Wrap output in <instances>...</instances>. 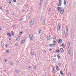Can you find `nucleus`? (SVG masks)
Masks as SVG:
<instances>
[{
    "instance_id": "obj_1",
    "label": "nucleus",
    "mask_w": 76,
    "mask_h": 76,
    "mask_svg": "<svg viewBox=\"0 0 76 76\" xmlns=\"http://www.w3.org/2000/svg\"><path fill=\"white\" fill-rule=\"evenodd\" d=\"M34 18L31 19V22L30 23V25H33L34 24Z\"/></svg>"
},
{
    "instance_id": "obj_2",
    "label": "nucleus",
    "mask_w": 76,
    "mask_h": 76,
    "mask_svg": "<svg viewBox=\"0 0 76 76\" xmlns=\"http://www.w3.org/2000/svg\"><path fill=\"white\" fill-rule=\"evenodd\" d=\"M59 4L60 5H58V4L57 5V6H61V4L62 3L61 2V0H59Z\"/></svg>"
},
{
    "instance_id": "obj_3",
    "label": "nucleus",
    "mask_w": 76,
    "mask_h": 76,
    "mask_svg": "<svg viewBox=\"0 0 76 76\" xmlns=\"http://www.w3.org/2000/svg\"><path fill=\"white\" fill-rule=\"evenodd\" d=\"M58 42L59 44H61V42H62V40H61V39H59L58 40Z\"/></svg>"
},
{
    "instance_id": "obj_4",
    "label": "nucleus",
    "mask_w": 76,
    "mask_h": 76,
    "mask_svg": "<svg viewBox=\"0 0 76 76\" xmlns=\"http://www.w3.org/2000/svg\"><path fill=\"white\" fill-rule=\"evenodd\" d=\"M43 31V30L41 29H39V34H42V33Z\"/></svg>"
},
{
    "instance_id": "obj_5",
    "label": "nucleus",
    "mask_w": 76,
    "mask_h": 76,
    "mask_svg": "<svg viewBox=\"0 0 76 76\" xmlns=\"http://www.w3.org/2000/svg\"><path fill=\"white\" fill-rule=\"evenodd\" d=\"M64 13V9H63L60 11L61 14H63Z\"/></svg>"
},
{
    "instance_id": "obj_6",
    "label": "nucleus",
    "mask_w": 76,
    "mask_h": 76,
    "mask_svg": "<svg viewBox=\"0 0 76 76\" xmlns=\"http://www.w3.org/2000/svg\"><path fill=\"white\" fill-rule=\"evenodd\" d=\"M10 32H8L7 33V36L8 37H11V35H10Z\"/></svg>"
},
{
    "instance_id": "obj_7",
    "label": "nucleus",
    "mask_w": 76,
    "mask_h": 76,
    "mask_svg": "<svg viewBox=\"0 0 76 76\" xmlns=\"http://www.w3.org/2000/svg\"><path fill=\"white\" fill-rule=\"evenodd\" d=\"M60 50H61V53H63V52H64V50L63 48H61L60 49Z\"/></svg>"
},
{
    "instance_id": "obj_8",
    "label": "nucleus",
    "mask_w": 76,
    "mask_h": 76,
    "mask_svg": "<svg viewBox=\"0 0 76 76\" xmlns=\"http://www.w3.org/2000/svg\"><path fill=\"white\" fill-rule=\"evenodd\" d=\"M68 44V48H69V47H70V42L69 41H68L67 43Z\"/></svg>"
},
{
    "instance_id": "obj_9",
    "label": "nucleus",
    "mask_w": 76,
    "mask_h": 76,
    "mask_svg": "<svg viewBox=\"0 0 76 76\" xmlns=\"http://www.w3.org/2000/svg\"><path fill=\"white\" fill-rule=\"evenodd\" d=\"M56 45L55 44H50L49 45V47H51V46H54V45Z\"/></svg>"
},
{
    "instance_id": "obj_10",
    "label": "nucleus",
    "mask_w": 76,
    "mask_h": 76,
    "mask_svg": "<svg viewBox=\"0 0 76 76\" xmlns=\"http://www.w3.org/2000/svg\"><path fill=\"white\" fill-rule=\"evenodd\" d=\"M61 7H58V11H60L61 10Z\"/></svg>"
},
{
    "instance_id": "obj_11",
    "label": "nucleus",
    "mask_w": 76,
    "mask_h": 76,
    "mask_svg": "<svg viewBox=\"0 0 76 76\" xmlns=\"http://www.w3.org/2000/svg\"><path fill=\"white\" fill-rule=\"evenodd\" d=\"M50 36H48V37L47 38V40L49 41V40H50Z\"/></svg>"
},
{
    "instance_id": "obj_12",
    "label": "nucleus",
    "mask_w": 76,
    "mask_h": 76,
    "mask_svg": "<svg viewBox=\"0 0 76 76\" xmlns=\"http://www.w3.org/2000/svg\"><path fill=\"white\" fill-rule=\"evenodd\" d=\"M42 16H39V19L41 20H42Z\"/></svg>"
},
{
    "instance_id": "obj_13",
    "label": "nucleus",
    "mask_w": 76,
    "mask_h": 76,
    "mask_svg": "<svg viewBox=\"0 0 76 76\" xmlns=\"http://www.w3.org/2000/svg\"><path fill=\"white\" fill-rule=\"evenodd\" d=\"M60 73L61 75H64V74H63V71H60Z\"/></svg>"
},
{
    "instance_id": "obj_14",
    "label": "nucleus",
    "mask_w": 76,
    "mask_h": 76,
    "mask_svg": "<svg viewBox=\"0 0 76 76\" xmlns=\"http://www.w3.org/2000/svg\"><path fill=\"white\" fill-rule=\"evenodd\" d=\"M42 0H41L40 1V3H39L40 6L41 5V4H42Z\"/></svg>"
},
{
    "instance_id": "obj_15",
    "label": "nucleus",
    "mask_w": 76,
    "mask_h": 76,
    "mask_svg": "<svg viewBox=\"0 0 76 76\" xmlns=\"http://www.w3.org/2000/svg\"><path fill=\"white\" fill-rule=\"evenodd\" d=\"M25 40H23L21 42V43L22 44H23V42H25Z\"/></svg>"
},
{
    "instance_id": "obj_16",
    "label": "nucleus",
    "mask_w": 76,
    "mask_h": 76,
    "mask_svg": "<svg viewBox=\"0 0 76 76\" xmlns=\"http://www.w3.org/2000/svg\"><path fill=\"white\" fill-rule=\"evenodd\" d=\"M23 18H21L20 20L19 21L21 22L23 21Z\"/></svg>"
},
{
    "instance_id": "obj_17",
    "label": "nucleus",
    "mask_w": 76,
    "mask_h": 76,
    "mask_svg": "<svg viewBox=\"0 0 76 76\" xmlns=\"http://www.w3.org/2000/svg\"><path fill=\"white\" fill-rule=\"evenodd\" d=\"M67 35H68L67 32H66L65 34V37H66Z\"/></svg>"
},
{
    "instance_id": "obj_18",
    "label": "nucleus",
    "mask_w": 76,
    "mask_h": 76,
    "mask_svg": "<svg viewBox=\"0 0 76 76\" xmlns=\"http://www.w3.org/2000/svg\"><path fill=\"white\" fill-rule=\"evenodd\" d=\"M56 68L57 70H59V69H59V68H58V66H56Z\"/></svg>"
},
{
    "instance_id": "obj_19",
    "label": "nucleus",
    "mask_w": 76,
    "mask_h": 76,
    "mask_svg": "<svg viewBox=\"0 0 76 76\" xmlns=\"http://www.w3.org/2000/svg\"><path fill=\"white\" fill-rule=\"evenodd\" d=\"M29 37H33V35H32V34H30Z\"/></svg>"
},
{
    "instance_id": "obj_20",
    "label": "nucleus",
    "mask_w": 76,
    "mask_h": 76,
    "mask_svg": "<svg viewBox=\"0 0 76 76\" xmlns=\"http://www.w3.org/2000/svg\"><path fill=\"white\" fill-rule=\"evenodd\" d=\"M64 4L66 5V0H64Z\"/></svg>"
},
{
    "instance_id": "obj_21",
    "label": "nucleus",
    "mask_w": 76,
    "mask_h": 76,
    "mask_svg": "<svg viewBox=\"0 0 76 76\" xmlns=\"http://www.w3.org/2000/svg\"><path fill=\"white\" fill-rule=\"evenodd\" d=\"M62 45L63 48H64V47H65V46H64V43L62 44Z\"/></svg>"
},
{
    "instance_id": "obj_22",
    "label": "nucleus",
    "mask_w": 76,
    "mask_h": 76,
    "mask_svg": "<svg viewBox=\"0 0 76 76\" xmlns=\"http://www.w3.org/2000/svg\"><path fill=\"white\" fill-rule=\"evenodd\" d=\"M57 56L58 58V59H60V55H57Z\"/></svg>"
},
{
    "instance_id": "obj_23",
    "label": "nucleus",
    "mask_w": 76,
    "mask_h": 76,
    "mask_svg": "<svg viewBox=\"0 0 76 76\" xmlns=\"http://www.w3.org/2000/svg\"><path fill=\"white\" fill-rule=\"evenodd\" d=\"M68 76H72L71 75V74L70 73H69V72L68 73Z\"/></svg>"
},
{
    "instance_id": "obj_24",
    "label": "nucleus",
    "mask_w": 76,
    "mask_h": 76,
    "mask_svg": "<svg viewBox=\"0 0 76 76\" xmlns=\"http://www.w3.org/2000/svg\"><path fill=\"white\" fill-rule=\"evenodd\" d=\"M71 50V48H69V49H68V52H69V53H71V51H70V50Z\"/></svg>"
},
{
    "instance_id": "obj_25",
    "label": "nucleus",
    "mask_w": 76,
    "mask_h": 76,
    "mask_svg": "<svg viewBox=\"0 0 76 76\" xmlns=\"http://www.w3.org/2000/svg\"><path fill=\"white\" fill-rule=\"evenodd\" d=\"M36 68H37V67H36V66L34 65V69H36Z\"/></svg>"
},
{
    "instance_id": "obj_26",
    "label": "nucleus",
    "mask_w": 76,
    "mask_h": 76,
    "mask_svg": "<svg viewBox=\"0 0 76 76\" xmlns=\"http://www.w3.org/2000/svg\"><path fill=\"white\" fill-rule=\"evenodd\" d=\"M52 38H53V39H56V37H53Z\"/></svg>"
},
{
    "instance_id": "obj_27",
    "label": "nucleus",
    "mask_w": 76,
    "mask_h": 76,
    "mask_svg": "<svg viewBox=\"0 0 76 76\" xmlns=\"http://www.w3.org/2000/svg\"><path fill=\"white\" fill-rule=\"evenodd\" d=\"M15 72H16V73H18L19 70L16 69V70H15Z\"/></svg>"
},
{
    "instance_id": "obj_28",
    "label": "nucleus",
    "mask_w": 76,
    "mask_h": 76,
    "mask_svg": "<svg viewBox=\"0 0 76 76\" xmlns=\"http://www.w3.org/2000/svg\"><path fill=\"white\" fill-rule=\"evenodd\" d=\"M56 52H57V53H59L60 51H59V50H56Z\"/></svg>"
},
{
    "instance_id": "obj_29",
    "label": "nucleus",
    "mask_w": 76,
    "mask_h": 76,
    "mask_svg": "<svg viewBox=\"0 0 76 76\" xmlns=\"http://www.w3.org/2000/svg\"><path fill=\"white\" fill-rule=\"evenodd\" d=\"M32 38H33V37H30V40H32Z\"/></svg>"
},
{
    "instance_id": "obj_30",
    "label": "nucleus",
    "mask_w": 76,
    "mask_h": 76,
    "mask_svg": "<svg viewBox=\"0 0 76 76\" xmlns=\"http://www.w3.org/2000/svg\"><path fill=\"white\" fill-rule=\"evenodd\" d=\"M53 42H54V43H53V44H55V45H56V41H53Z\"/></svg>"
},
{
    "instance_id": "obj_31",
    "label": "nucleus",
    "mask_w": 76,
    "mask_h": 76,
    "mask_svg": "<svg viewBox=\"0 0 76 76\" xmlns=\"http://www.w3.org/2000/svg\"><path fill=\"white\" fill-rule=\"evenodd\" d=\"M58 64L59 66H61V64L60 63H58Z\"/></svg>"
},
{
    "instance_id": "obj_32",
    "label": "nucleus",
    "mask_w": 76,
    "mask_h": 76,
    "mask_svg": "<svg viewBox=\"0 0 76 76\" xmlns=\"http://www.w3.org/2000/svg\"><path fill=\"white\" fill-rule=\"evenodd\" d=\"M58 28H60V24L59 23L58 24Z\"/></svg>"
},
{
    "instance_id": "obj_33",
    "label": "nucleus",
    "mask_w": 76,
    "mask_h": 76,
    "mask_svg": "<svg viewBox=\"0 0 76 76\" xmlns=\"http://www.w3.org/2000/svg\"><path fill=\"white\" fill-rule=\"evenodd\" d=\"M53 60L54 61H56V59L55 58H53Z\"/></svg>"
},
{
    "instance_id": "obj_34",
    "label": "nucleus",
    "mask_w": 76,
    "mask_h": 76,
    "mask_svg": "<svg viewBox=\"0 0 76 76\" xmlns=\"http://www.w3.org/2000/svg\"><path fill=\"white\" fill-rule=\"evenodd\" d=\"M45 20L43 21V23L44 24L45 23Z\"/></svg>"
},
{
    "instance_id": "obj_35",
    "label": "nucleus",
    "mask_w": 76,
    "mask_h": 76,
    "mask_svg": "<svg viewBox=\"0 0 76 76\" xmlns=\"http://www.w3.org/2000/svg\"><path fill=\"white\" fill-rule=\"evenodd\" d=\"M16 0H13V2H14V3L16 2Z\"/></svg>"
},
{
    "instance_id": "obj_36",
    "label": "nucleus",
    "mask_w": 76,
    "mask_h": 76,
    "mask_svg": "<svg viewBox=\"0 0 76 76\" xmlns=\"http://www.w3.org/2000/svg\"><path fill=\"white\" fill-rule=\"evenodd\" d=\"M10 63L11 65H13V63L12 62H11Z\"/></svg>"
},
{
    "instance_id": "obj_37",
    "label": "nucleus",
    "mask_w": 76,
    "mask_h": 76,
    "mask_svg": "<svg viewBox=\"0 0 76 76\" xmlns=\"http://www.w3.org/2000/svg\"><path fill=\"white\" fill-rule=\"evenodd\" d=\"M58 29V31H60V27H59Z\"/></svg>"
},
{
    "instance_id": "obj_38",
    "label": "nucleus",
    "mask_w": 76,
    "mask_h": 76,
    "mask_svg": "<svg viewBox=\"0 0 76 76\" xmlns=\"http://www.w3.org/2000/svg\"><path fill=\"white\" fill-rule=\"evenodd\" d=\"M18 39H19V37H17V39H16V41H18Z\"/></svg>"
},
{
    "instance_id": "obj_39",
    "label": "nucleus",
    "mask_w": 76,
    "mask_h": 76,
    "mask_svg": "<svg viewBox=\"0 0 76 76\" xmlns=\"http://www.w3.org/2000/svg\"><path fill=\"white\" fill-rule=\"evenodd\" d=\"M6 12L7 13H9V11H8V10H6Z\"/></svg>"
},
{
    "instance_id": "obj_40",
    "label": "nucleus",
    "mask_w": 76,
    "mask_h": 76,
    "mask_svg": "<svg viewBox=\"0 0 76 76\" xmlns=\"http://www.w3.org/2000/svg\"><path fill=\"white\" fill-rule=\"evenodd\" d=\"M15 25H13L12 26V27L13 28H15Z\"/></svg>"
},
{
    "instance_id": "obj_41",
    "label": "nucleus",
    "mask_w": 76,
    "mask_h": 76,
    "mask_svg": "<svg viewBox=\"0 0 76 76\" xmlns=\"http://www.w3.org/2000/svg\"><path fill=\"white\" fill-rule=\"evenodd\" d=\"M11 3V1H9V4H10Z\"/></svg>"
},
{
    "instance_id": "obj_42",
    "label": "nucleus",
    "mask_w": 76,
    "mask_h": 76,
    "mask_svg": "<svg viewBox=\"0 0 76 76\" xmlns=\"http://www.w3.org/2000/svg\"><path fill=\"white\" fill-rule=\"evenodd\" d=\"M9 51L8 50L6 51V52H7V53H9Z\"/></svg>"
},
{
    "instance_id": "obj_43",
    "label": "nucleus",
    "mask_w": 76,
    "mask_h": 76,
    "mask_svg": "<svg viewBox=\"0 0 76 76\" xmlns=\"http://www.w3.org/2000/svg\"><path fill=\"white\" fill-rule=\"evenodd\" d=\"M28 18L29 19V18H30V15H29L28 16Z\"/></svg>"
},
{
    "instance_id": "obj_44",
    "label": "nucleus",
    "mask_w": 76,
    "mask_h": 76,
    "mask_svg": "<svg viewBox=\"0 0 76 76\" xmlns=\"http://www.w3.org/2000/svg\"><path fill=\"white\" fill-rule=\"evenodd\" d=\"M31 55H33L34 54V53H31Z\"/></svg>"
},
{
    "instance_id": "obj_45",
    "label": "nucleus",
    "mask_w": 76,
    "mask_h": 76,
    "mask_svg": "<svg viewBox=\"0 0 76 76\" xmlns=\"http://www.w3.org/2000/svg\"><path fill=\"white\" fill-rule=\"evenodd\" d=\"M68 32V29H67V30H66V32Z\"/></svg>"
},
{
    "instance_id": "obj_46",
    "label": "nucleus",
    "mask_w": 76,
    "mask_h": 76,
    "mask_svg": "<svg viewBox=\"0 0 76 76\" xmlns=\"http://www.w3.org/2000/svg\"><path fill=\"white\" fill-rule=\"evenodd\" d=\"M11 34V35H14V34L13 33Z\"/></svg>"
},
{
    "instance_id": "obj_47",
    "label": "nucleus",
    "mask_w": 76,
    "mask_h": 76,
    "mask_svg": "<svg viewBox=\"0 0 76 76\" xmlns=\"http://www.w3.org/2000/svg\"><path fill=\"white\" fill-rule=\"evenodd\" d=\"M7 46H8V47H9V46H8V45H6V47H7Z\"/></svg>"
},
{
    "instance_id": "obj_48",
    "label": "nucleus",
    "mask_w": 76,
    "mask_h": 76,
    "mask_svg": "<svg viewBox=\"0 0 76 76\" xmlns=\"http://www.w3.org/2000/svg\"><path fill=\"white\" fill-rule=\"evenodd\" d=\"M18 44H15V46H18Z\"/></svg>"
},
{
    "instance_id": "obj_49",
    "label": "nucleus",
    "mask_w": 76,
    "mask_h": 76,
    "mask_svg": "<svg viewBox=\"0 0 76 76\" xmlns=\"http://www.w3.org/2000/svg\"><path fill=\"white\" fill-rule=\"evenodd\" d=\"M23 12H24L25 10L24 9L23 10Z\"/></svg>"
},
{
    "instance_id": "obj_50",
    "label": "nucleus",
    "mask_w": 76,
    "mask_h": 76,
    "mask_svg": "<svg viewBox=\"0 0 76 76\" xmlns=\"http://www.w3.org/2000/svg\"><path fill=\"white\" fill-rule=\"evenodd\" d=\"M0 9H2V7H0Z\"/></svg>"
},
{
    "instance_id": "obj_51",
    "label": "nucleus",
    "mask_w": 76,
    "mask_h": 76,
    "mask_svg": "<svg viewBox=\"0 0 76 76\" xmlns=\"http://www.w3.org/2000/svg\"><path fill=\"white\" fill-rule=\"evenodd\" d=\"M54 71H53H53H52V73H54Z\"/></svg>"
},
{
    "instance_id": "obj_52",
    "label": "nucleus",
    "mask_w": 76,
    "mask_h": 76,
    "mask_svg": "<svg viewBox=\"0 0 76 76\" xmlns=\"http://www.w3.org/2000/svg\"><path fill=\"white\" fill-rule=\"evenodd\" d=\"M53 70L54 71V68H53Z\"/></svg>"
},
{
    "instance_id": "obj_53",
    "label": "nucleus",
    "mask_w": 76,
    "mask_h": 76,
    "mask_svg": "<svg viewBox=\"0 0 76 76\" xmlns=\"http://www.w3.org/2000/svg\"><path fill=\"white\" fill-rule=\"evenodd\" d=\"M28 69H31V67H28Z\"/></svg>"
},
{
    "instance_id": "obj_54",
    "label": "nucleus",
    "mask_w": 76,
    "mask_h": 76,
    "mask_svg": "<svg viewBox=\"0 0 76 76\" xmlns=\"http://www.w3.org/2000/svg\"><path fill=\"white\" fill-rule=\"evenodd\" d=\"M5 61H7V60H5Z\"/></svg>"
},
{
    "instance_id": "obj_55",
    "label": "nucleus",
    "mask_w": 76,
    "mask_h": 76,
    "mask_svg": "<svg viewBox=\"0 0 76 76\" xmlns=\"http://www.w3.org/2000/svg\"><path fill=\"white\" fill-rule=\"evenodd\" d=\"M68 54H70V53L69 52Z\"/></svg>"
},
{
    "instance_id": "obj_56",
    "label": "nucleus",
    "mask_w": 76,
    "mask_h": 76,
    "mask_svg": "<svg viewBox=\"0 0 76 76\" xmlns=\"http://www.w3.org/2000/svg\"><path fill=\"white\" fill-rule=\"evenodd\" d=\"M51 50H52L51 49H50V51H51Z\"/></svg>"
},
{
    "instance_id": "obj_57",
    "label": "nucleus",
    "mask_w": 76,
    "mask_h": 76,
    "mask_svg": "<svg viewBox=\"0 0 76 76\" xmlns=\"http://www.w3.org/2000/svg\"><path fill=\"white\" fill-rule=\"evenodd\" d=\"M9 40H11V39H9Z\"/></svg>"
},
{
    "instance_id": "obj_58",
    "label": "nucleus",
    "mask_w": 76,
    "mask_h": 76,
    "mask_svg": "<svg viewBox=\"0 0 76 76\" xmlns=\"http://www.w3.org/2000/svg\"><path fill=\"white\" fill-rule=\"evenodd\" d=\"M19 37H20V36H18V37L19 38Z\"/></svg>"
},
{
    "instance_id": "obj_59",
    "label": "nucleus",
    "mask_w": 76,
    "mask_h": 76,
    "mask_svg": "<svg viewBox=\"0 0 76 76\" xmlns=\"http://www.w3.org/2000/svg\"><path fill=\"white\" fill-rule=\"evenodd\" d=\"M22 32H20V34H22Z\"/></svg>"
},
{
    "instance_id": "obj_60",
    "label": "nucleus",
    "mask_w": 76,
    "mask_h": 76,
    "mask_svg": "<svg viewBox=\"0 0 76 76\" xmlns=\"http://www.w3.org/2000/svg\"><path fill=\"white\" fill-rule=\"evenodd\" d=\"M27 6H28V5H26V7H27Z\"/></svg>"
},
{
    "instance_id": "obj_61",
    "label": "nucleus",
    "mask_w": 76,
    "mask_h": 76,
    "mask_svg": "<svg viewBox=\"0 0 76 76\" xmlns=\"http://www.w3.org/2000/svg\"><path fill=\"white\" fill-rule=\"evenodd\" d=\"M1 28H0V30H1Z\"/></svg>"
},
{
    "instance_id": "obj_62",
    "label": "nucleus",
    "mask_w": 76,
    "mask_h": 76,
    "mask_svg": "<svg viewBox=\"0 0 76 76\" xmlns=\"http://www.w3.org/2000/svg\"><path fill=\"white\" fill-rule=\"evenodd\" d=\"M66 30H67V29H68L67 28H66Z\"/></svg>"
},
{
    "instance_id": "obj_63",
    "label": "nucleus",
    "mask_w": 76,
    "mask_h": 76,
    "mask_svg": "<svg viewBox=\"0 0 76 76\" xmlns=\"http://www.w3.org/2000/svg\"><path fill=\"white\" fill-rule=\"evenodd\" d=\"M54 68H56V66H54Z\"/></svg>"
},
{
    "instance_id": "obj_64",
    "label": "nucleus",
    "mask_w": 76,
    "mask_h": 76,
    "mask_svg": "<svg viewBox=\"0 0 76 76\" xmlns=\"http://www.w3.org/2000/svg\"><path fill=\"white\" fill-rule=\"evenodd\" d=\"M45 76H46V75H45Z\"/></svg>"
}]
</instances>
